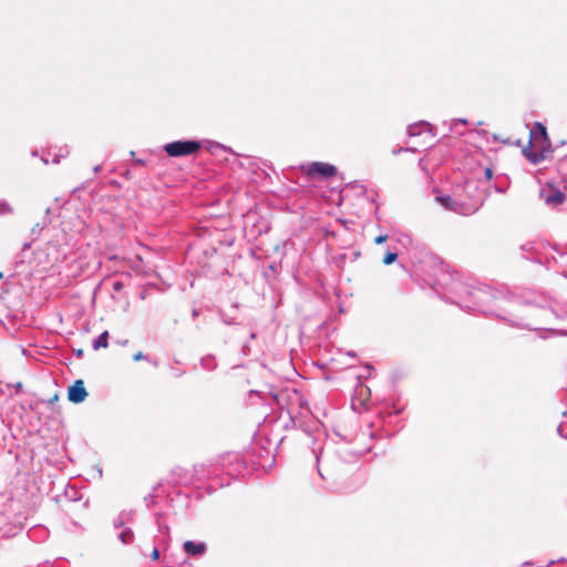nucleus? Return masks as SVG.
Instances as JSON below:
<instances>
[{
  "mask_svg": "<svg viewBox=\"0 0 567 567\" xmlns=\"http://www.w3.org/2000/svg\"><path fill=\"white\" fill-rule=\"evenodd\" d=\"M343 178L337 168L321 163V199L329 206L337 207L342 203Z\"/></svg>",
  "mask_w": 567,
  "mask_h": 567,
  "instance_id": "obj_1",
  "label": "nucleus"
},
{
  "mask_svg": "<svg viewBox=\"0 0 567 567\" xmlns=\"http://www.w3.org/2000/svg\"><path fill=\"white\" fill-rule=\"evenodd\" d=\"M165 152L172 157L192 155L200 148L196 141H176L165 145Z\"/></svg>",
  "mask_w": 567,
  "mask_h": 567,
  "instance_id": "obj_2",
  "label": "nucleus"
},
{
  "mask_svg": "<svg viewBox=\"0 0 567 567\" xmlns=\"http://www.w3.org/2000/svg\"><path fill=\"white\" fill-rule=\"evenodd\" d=\"M436 200L447 210L455 212L462 215H468L476 210L475 207H465L462 204H458L455 199L447 195L436 196Z\"/></svg>",
  "mask_w": 567,
  "mask_h": 567,
  "instance_id": "obj_3",
  "label": "nucleus"
},
{
  "mask_svg": "<svg viewBox=\"0 0 567 567\" xmlns=\"http://www.w3.org/2000/svg\"><path fill=\"white\" fill-rule=\"evenodd\" d=\"M540 197L548 206H557L564 203L565 195L555 187H546L540 190Z\"/></svg>",
  "mask_w": 567,
  "mask_h": 567,
  "instance_id": "obj_4",
  "label": "nucleus"
},
{
  "mask_svg": "<svg viewBox=\"0 0 567 567\" xmlns=\"http://www.w3.org/2000/svg\"><path fill=\"white\" fill-rule=\"evenodd\" d=\"M87 396V392L82 380H76L73 385L69 388L68 398L73 403H81Z\"/></svg>",
  "mask_w": 567,
  "mask_h": 567,
  "instance_id": "obj_5",
  "label": "nucleus"
},
{
  "mask_svg": "<svg viewBox=\"0 0 567 567\" xmlns=\"http://www.w3.org/2000/svg\"><path fill=\"white\" fill-rule=\"evenodd\" d=\"M292 396L298 401V403L300 402V395L296 390L280 391L275 395V400L280 408H286L288 413H292V404L287 402V400H291Z\"/></svg>",
  "mask_w": 567,
  "mask_h": 567,
  "instance_id": "obj_6",
  "label": "nucleus"
},
{
  "mask_svg": "<svg viewBox=\"0 0 567 567\" xmlns=\"http://www.w3.org/2000/svg\"><path fill=\"white\" fill-rule=\"evenodd\" d=\"M183 547L188 556H202L206 551L205 543H195L193 540H186Z\"/></svg>",
  "mask_w": 567,
  "mask_h": 567,
  "instance_id": "obj_7",
  "label": "nucleus"
},
{
  "mask_svg": "<svg viewBox=\"0 0 567 567\" xmlns=\"http://www.w3.org/2000/svg\"><path fill=\"white\" fill-rule=\"evenodd\" d=\"M109 346V332H102L92 343L94 350H99L101 348H107Z\"/></svg>",
  "mask_w": 567,
  "mask_h": 567,
  "instance_id": "obj_8",
  "label": "nucleus"
},
{
  "mask_svg": "<svg viewBox=\"0 0 567 567\" xmlns=\"http://www.w3.org/2000/svg\"><path fill=\"white\" fill-rule=\"evenodd\" d=\"M118 538L123 544H131L134 539V533L130 528H126L120 533Z\"/></svg>",
  "mask_w": 567,
  "mask_h": 567,
  "instance_id": "obj_9",
  "label": "nucleus"
},
{
  "mask_svg": "<svg viewBox=\"0 0 567 567\" xmlns=\"http://www.w3.org/2000/svg\"><path fill=\"white\" fill-rule=\"evenodd\" d=\"M467 121L464 118H454L450 122V130L454 133H457L462 135L464 132L461 130H457V125H466Z\"/></svg>",
  "mask_w": 567,
  "mask_h": 567,
  "instance_id": "obj_10",
  "label": "nucleus"
},
{
  "mask_svg": "<svg viewBox=\"0 0 567 567\" xmlns=\"http://www.w3.org/2000/svg\"><path fill=\"white\" fill-rule=\"evenodd\" d=\"M524 153L527 156V158L535 164L539 163L545 157L543 153H533L528 150H525Z\"/></svg>",
  "mask_w": 567,
  "mask_h": 567,
  "instance_id": "obj_11",
  "label": "nucleus"
},
{
  "mask_svg": "<svg viewBox=\"0 0 567 567\" xmlns=\"http://www.w3.org/2000/svg\"><path fill=\"white\" fill-rule=\"evenodd\" d=\"M396 258H398V254L388 252L383 258V262H384V265H391L396 260Z\"/></svg>",
  "mask_w": 567,
  "mask_h": 567,
  "instance_id": "obj_12",
  "label": "nucleus"
},
{
  "mask_svg": "<svg viewBox=\"0 0 567 567\" xmlns=\"http://www.w3.org/2000/svg\"><path fill=\"white\" fill-rule=\"evenodd\" d=\"M319 174V162H313L308 166V175Z\"/></svg>",
  "mask_w": 567,
  "mask_h": 567,
  "instance_id": "obj_13",
  "label": "nucleus"
},
{
  "mask_svg": "<svg viewBox=\"0 0 567 567\" xmlns=\"http://www.w3.org/2000/svg\"><path fill=\"white\" fill-rule=\"evenodd\" d=\"M11 210L12 209L8 203L0 200V215L9 214Z\"/></svg>",
  "mask_w": 567,
  "mask_h": 567,
  "instance_id": "obj_14",
  "label": "nucleus"
},
{
  "mask_svg": "<svg viewBox=\"0 0 567 567\" xmlns=\"http://www.w3.org/2000/svg\"><path fill=\"white\" fill-rule=\"evenodd\" d=\"M537 128L539 130V136H536L535 138H542L544 142H547V133L545 127L542 124H537Z\"/></svg>",
  "mask_w": 567,
  "mask_h": 567,
  "instance_id": "obj_15",
  "label": "nucleus"
},
{
  "mask_svg": "<svg viewBox=\"0 0 567 567\" xmlns=\"http://www.w3.org/2000/svg\"><path fill=\"white\" fill-rule=\"evenodd\" d=\"M386 239H388L386 235H380V236L375 237L374 243L380 245V244H383Z\"/></svg>",
  "mask_w": 567,
  "mask_h": 567,
  "instance_id": "obj_16",
  "label": "nucleus"
},
{
  "mask_svg": "<svg viewBox=\"0 0 567 567\" xmlns=\"http://www.w3.org/2000/svg\"><path fill=\"white\" fill-rule=\"evenodd\" d=\"M152 559L157 560L159 558V550L157 547H154L151 554Z\"/></svg>",
  "mask_w": 567,
  "mask_h": 567,
  "instance_id": "obj_17",
  "label": "nucleus"
},
{
  "mask_svg": "<svg viewBox=\"0 0 567 567\" xmlns=\"http://www.w3.org/2000/svg\"><path fill=\"white\" fill-rule=\"evenodd\" d=\"M370 390L368 388L360 386L359 394L360 396H364L365 394H369Z\"/></svg>",
  "mask_w": 567,
  "mask_h": 567,
  "instance_id": "obj_18",
  "label": "nucleus"
},
{
  "mask_svg": "<svg viewBox=\"0 0 567 567\" xmlns=\"http://www.w3.org/2000/svg\"><path fill=\"white\" fill-rule=\"evenodd\" d=\"M158 529L161 533H163L165 535L168 534V526H166V525L159 526Z\"/></svg>",
  "mask_w": 567,
  "mask_h": 567,
  "instance_id": "obj_19",
  "label": "nucleus"
},
{
  "mask_svg": "<svg viewBox=\"0 0 567 567\" xmlns=\"http://www.w3.org/2000/svg\"><path fill=\"white\" fill-rule=\"evenodd\" d=\"M485 176H486V178H487V179H491V178H492V176H493V172H492V169H491V168H486V169H485Z\"/></svg>",
  "mask_w": 567,
  "mask_h": 567,
  "instance_id": "obj_20",
  "label": "nucleus"
},
{
  "mask_svg": "<svg viewBox=\"0 0 567 567\" xmlns=\"http://www.w3.org/2000/svg\"><path fill=\"white\" fill-rule=\"evenodd\" d=\"M142 359H144V354H143L142 352H138V353H136V354L134 355V360H135V361H138V360H142Z\"/></svg>",
  "mask_w": 567,
  "mask_h": 567,
  "instance_id": "obj_21",
  "label": "nucleus"
},
{
  "mask_svg": "<svg viewBox=\"0 0 567 567\" xmlns=\"http://www.w3.org/2000/svg\"><path fill=\"white\" fill-rule=\"evenodd\" d=\"M315 457H316V467L319 470V454L313 451Z\"/></svg>",
  "mask_w": 567,
  "mask_h": 567,
  "instance_id": "obj_22",
  "label": "nucleus"
},
{
  "mask_svg": "<svg viewBox=\"0 0 567 567\" xmlns=\"http://www.w3.org/2000/svg\"><path fill=\"white\" fill-rule=\"evenodd\" d=\"M409 134L410 135H414L415 134V126H410L409 127Z\"/></svg>",
  "mask_w": 567,
  "mask_h": 567,
  "instance_id": "obj_23",
  "label": "nucleus"
},
{
  "mask_svg": "<svg viewBox=\"0 0 567 567\" xmlns=\"http://www.w3.org/2000/svg\"><path fill=\"white\" fill-rule=\"evenodd\" d=\"M121 287H122V285H121L120 282H115V284H114V289H115V290H120V289H121Z\"/></svg>",
  "mask_w": 567,
  "mask_h": 567,
  "instance_id": "obj_24",
  "label": "nucleus"
}]
</instances>
